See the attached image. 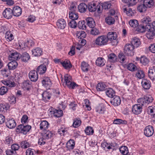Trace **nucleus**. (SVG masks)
I'll list each match as a JSON object with an SVG mask.
<instances>
[{
    "mask_svg": "<svg viewBox=\"0 0 155 155\" xmlns=\"http://www.w3.org/2000/svg\"><path fill=\"white\" fill-rule=\"evenodd\" d=\"M128 10H127V8H124V12L126 13L129 16H132L134 15V13L135 12V11L134 10H132L131 8H129Z\"/></svg>",
    "mask_w": 155,
    "mask_h": 155,
    "instance_id": "3c124183",
    "label": "nucleus"
},
{
    "mask_svg": "<svg viewBox=\"0 0 155 155\" xmlns=\"http://www.w3.org/2000/svg\"><path fill=\"white\" fill-rule=\"evenodd\" d=\"M88 64L85 62H82L81 67L82 70L84 72L87 71L88 70Z\"/></svg>",
    "mask_w": 155,
    "mask_h": 155,
    "instance_id": "864d4df0",
    "label": "nucleus"
},
{
    "mask_svg": "<svg viewBox=\"0 0 155 155\" xmlns=\"http://www.w3.org/2000/svg\"><path fill=\"white\" fill-rule=\"evenodd\" d=\"M138 22L136 19H131L129 22V24L130 26L134 29L138 25Z\"/></svg>",
    "mask_w": 155,
    "mask_h": 155,
    "instance_id": "ea45409f",
    "label": "nucleus"
},
{
    "mask_svg": "<svg viewBox=\"0 0 155 155\" xmlns=\"http://www.w3.org/2000/svg\"><path fill=\"white\" fill-rule=\"evenodd\" d=\"M87 5L84 3L80 4L78 7V10L81 13H84L87 10Z\"/></svg>",
    "mask_w": 155,
    "mask_h": 155,
    "instance_id": "a878e982",
    "label": "nucleus"
},
{
    "mask_svg": "<svg viewBox=\"0 0 155 155\" xmlns=\"http://www.w3.org/2000/svg\"><path fill=\"white\" fill-rule=\"evenodd\" d=\"M154 133V128L151 125L146 126L144 130V134L145 136L149 137L151 136Z\"/></svg>",
    "mask_w": 155,
    "mask_h": 155,
    "instance_id": "423d86ee",
    "label": "nucleus"
},
{
    "mask_svg": "<svg viewBox=\"0 0 155 155\" xmlns=\"http://www.w3.org/2000/svg\"><path fill=\"white\" fill-rule=\"evenodd\" d=\"M150 28V27H149V25L146 26V25L145 26L142 24L140 25L138 24V25L135 28V30L139 32L143 33L145 32L147 29Z\"/></svg>",
    "mask_w": 155,
    "mask_h": 155,
    "instance_id": "f3484780",
    "label": "nucleus"
},
{
    "mask_svg": "<svg viewBox=\"0 0 155 155\" xmlns=\"http://www.w3.org/2000/svg\"><path fill=\"white\" fill-rule=\"evenodd\" d=\"M3 15L7 19H10L13 15L12 9L9 8H5L3 12Z\"/></svg>",
    "mask_w": 155,
    "mask_h": 155,
    "instance_id": "1a4fd4ad",
    "label": "nucleus"
},
{
    "mask_svg": "<svg viewBox=\"0 0 155 155\" xmlns=\"http://www.w3.org/2000/svg\"><path fill=\"white\" fill-rule=\"evenodd\" d=\"M13 15L15 16L18 17L22 13L21 8L18 6H15L12 9Z\"/></svg>",
    "mask_w": 155,
    "mask_h": 155,
    "instance_id": "4468645a",
    "label": "nucleus"
},
{
    "mask_svg": "<svg viewBox=\"0 0 155 155\" xmlns=\"http://www.w3.org/2000/svg\"><path fill=\"white\" fill-rule=\"evenodd\" d=\"M47 70L46 66L44 63L43 64L38 66L36 69V71L39 74H44Z\"/></svg>",
    "mask_w": 155,
    "mask_h": 155,
    "instance_id": "2eb2a0df",
    "label": "nucleus"
},
{
    "mask_svg": "<svg viewBox=\"0 0 155 155\" xmlns=\"http://www.w3.org/2000/svg\"><path fill=\"white\" fill-rule=\"evenodd\" d=\"M105 60L102 57L97 58L96 61V64L97 65L100 67L103 66L105 65Z\"/></svg>",
    "mask_w": 155,
    "mask_h": 155,
    "instance_id": "c9c22d12",
    "label": "nucleus"
},
{
    "mask_svg": "<svg viewBox=\"0 0 155 155\" xmlns=\"http://www.w3.org/2000/svg\"><path fill=\"white\" fill-rule=\"evenodd\" d=\"M121 153L123 155H127L128 153V149L127 147L126 146H122L119 149Z\"/></svg>",
    "mask_w": 155,
    "mask_h": 155,
    "instance_id": "37998d69",
    "label": "nucleus"
},
{
    "mask_svg": "<svg viewBox=\"0 0 155 155\" xmlns=\"http://www.w3.org/2000/svg\"><path fill=\"white\" fill-rule=\"evenodd\" d=\"M127 69L130 71H134L137 70V67L134 64L130 63L127 65Z\"/></svg>",
    "mask_w": 155,
    "mask_h": 155,
    "instance_id": "4d7b16f0",
    "label": "nucleus"
},
{
    "mask_svg": "<svg viewBox=\"0 0 155 155\" xmlns=\"http://www.w3.org/2000/svg\"><path fill=\"white\" fill-rule=\"evenodd\" d=\"M35 150L30 148L27 149L26 152V155H34V153H35Z\"/></svg>",
    "mask_w": 155,
    "mask_h": 155,
    "instance_id": "774afa93",
    "label": "nucleus"
},
{
    "mask_svg": "<svg viewBox=\"0 0 155 155\" xmlns=\"http://www.w3.org/2000/svg\"><path fill=\"white\" fill-rule=\"evenodd\" d=\"M105 110L104 107L101 106H99L96 108V111L100 114L104 113Z\"/></svg>",
    "mask_w": 155,
    "mask_h": 155,
    "instance_id": "0e129e2a",
    "label": "nucleus"
},
{
    "mask_svg": "<svg viewBox=\"0 0 155 155\" xmlns=\"http://www.w3.org/2000/svg\"><path fill=\"white\" fill-rule=\"evenodd\" d=\"M31 83L28 80L25 81L23 82V86L26 90L29 91L31 87Z\"/></svg>",
    "mask_w": 155,
    "mask_h": 155,
    "instance_id": "58836bf2",
    "label": "nucleus"
},
{
    "mask_svg": "<svg viewBox=\"0 0 155 155\" xmlns=\"http://www.w3.org/2000/svg\"><path fill=\"white\" fill-rule=\"evenodd\" d=\"M2 82L4 84L8 86V87H13L15 86V82L11 81L2 80Z\"/></svg>",
    "mask_w": 155,
    "mask_h": 155,
    "instance_id": "79ce46f5",
    "label": "nucleus"
},
{
    "mask_svg": "<svg viewBox=\"0 0 155 155\" xmlns=\"http://www.w3.org/2000/svg\"><path fill=\"white\" fill-rule=\"evenodd\" d=\"M6 126L10 129L14 128L16 126V124L13 118L9 119L5 122Z\"/></svg>",
    "mask_w": 155,
    "mask_h": 155,
    "instance_id": "dca6fc26",
    "label": "nucleus"
},
{
    "mask_svg": "<svg viewBox=\"0 0 155 155\" xmlns=\"http://www.w3.org/2000/svg\"><path fill=\"white\" fill-rule=\"evenodd\" d=\"M75 146V142L73 140H70L67 143L66 147L68 150H70L74 149Z\"/></svg>",
    "mask_w": 155,
    "mask_h": 155,
    "instance_id": "2f4dec72",
    "label": "nucleus"
},
{
    "mask_svg": "<svg viewBox=\"0 0 155 155\" xmlns=\"http://www.w3.org/2000/svg\"><path fill=\"white\" fill-rule=\"evenodd\" d=\"M69 18L71 20H76L78 18V14L77 12H69Z\"/></svg>",
    "mask_w": 155,
    "mask_h": 155,
    "instance_id": "c03bdc74",
    "label": "nucleus"
},
{
    "mask_svg": "<svg viewBox=\"0 0 155 155\" xmlns=\"http://www.w3.org/2000/svg\"><path fill=\"white\" fill-rule=\"evenodd\" d=\"M21 56V54L16 51L11 53L8 57L10 60L15 61L20 59Z\"/></svg>",
    "mask_w": 155,
    "mask_h": 155,
    "instance_id": "a211bd4d",
    "label": "nucleus"
},
{
    "mask_svg": "<svg viewBox=\"0 0 155 155\" xmlns=\"http://www.w3.org/2000/svg\"><path fill=\"white\" fill-rule=\"evenodd\" d=\"M85 24V22L84 20L79 21L78 24L79 28L81 29H85L86 26Z\"/></svg>",
    "mask_w": 155,
    "mask_h": 155,
    "instance_id": "5fc2aeb1",
    "label": "nucleus"
},
{
    "mask_svg": "<svg viewBox=\"0 0 155 155\" xmlns=\"http://www.w3.org/2000/svg\"><path fill=\"white\" fill-rule=\"evenodd\" d=\"M57 25L59 29H64L66 27V24L64 19L61 18L57 21Z\"/></svg>",
    "mask_w": 155,
    "mask_h": 155,
    "instance_id": "6ab92c4d",
    "label": "nucleus"
},
{
    "mask_svg": "<svg viewBox=\"0 0 155 155\" xmlns=\"http://www.w3.org/2000/svg\"><path fill=\"white\" fill-rule=\"evenodd\" d=\"M106 22L109 25H112L114 24L115 22L114 18L111 16H108L105 19Z\"/></svg>",
    "mask_w": 155,
    "mask_h": 155,
    "instance_id": "4c0bfd02",
    "label": "nucleus"
},
{
    "mask_svg": "<svg viewBox=\"0 0 155 155\" xmlns=\"http://www.w3.org/2000/svg\"><path fill=\"white\" fill-rule=\"evenodd\" d=\"M53 134L49 131H48L43 135V137L45 139H49L52 137Z\"/></svg>",
    "mask_w": 155,
    "mask_h": 155,
    "instance_id": "69168bd1",
    "label": "nucleus"
},
{
    "mask_svg": "<svg viewBox=\"0 0 155 155\" xmlns=\"http://www.w3.org/2000/svg\"><path fill=\"white\" fill-rule=\"evenodd\" d=\"M18 65L17 62L15 61H13L9 62L8 64V67L9 70H13L15 69Z\"/></svg>",
    "mask_w": 155,
    "mask_h": 155,
    "instance_id": "c756f323",
    "label": "nucleus"
},
{
    "mask_svg": "<svg viewBox=\"0 0 155 155\" xmlns=\"http://www.w3.org/2000/svg\"><path fill=\"white\" fill-rule=\"evenodd\" d=\"M144 102L146 104H149L152 102L153 100V97L150 95H146L143 97Z\"/></svg>",
    "mask_w": 155,
    "mask_h": 155,
    "instance_id": "a19ab883",
    "label": "nucleus"
},
{
    "mask_svg": "<svg viewBox=\"0 0 155 155\" xmlns=\"http://www.w3.org/2000/svg\"><path fill=\"white\" fill-rule=\"evenodd\" d=\"M143 88L145 90H148L151 87V83L149 80L144 79L141 82Z\"/></svg>",
    "mask_w": 155,
    "mask_h": 155,
    "instance_id": "4be33fe9",
    "label": "nucleus"
},
{
    "mask_svg": "<svg viewBox=\"0 0 155 155\" xmlns=\"http://www.w3.org/2000/svg\"><path fill=\"white\" fill-rule=\"evenodd\" d=\"M105 91L106 95L109 97L112 98L115 95V91L112 88H107Z\"/></svg>",
    "mask_w": 155,
    "mask_h": 155,
    "instance_id": "393cba45",
    "label": "nucleus"
},
{
    "mask_svg": "<svg viewBox=\"0 0 155 155\" xmlns=\"http://www.w3.org/2000/svg\"><path fill=\"white\" fill-rule=\"evenodd\" d=\"M152 27L147 29L146 31H147L146 34V36L149 39H153L155 36V21H153L151 24Z\"/></svg>",
    "mask_w": 155,
    "mask_h": 155,
    "instance_id": "7ed1b4c3",
    "label": "nucleus"
},
{
    "mask_svg": "<svg viewBox=\"0 0 155 155\" xmlns=\"http://www.w3.org/2000/svg\"><path fill=\"white\" fill-rule=\"evenodd\" d=\"M97 91H105L107 88V86L104 82L99 83L96 87Z\"/></svg>",
    "mask_w": 155,
    "mask_h": 155,
    "instance_id": "b1692460",
    "label": "nucleus"
},
{
    "mask_svg": "<svg viewBox=\"0 0 155 155\" xmlns=\"http://www.w3.org/2000/svg\"><path fill=\"white\" fill-rule=\"evenodd\" d=\"M28 76L31 81L35 82L38 79V73L35 70L31 71L29 73Z\"/></svg>",
    "mask_w": 155,
    "mask_h": 155,
    "instance_id": "0eeeda50",
    "label": "nucleus"
},
{
    "mask_svg": "<svg viewBox=\"0 0 155 155\" xmlns=\"http://www.w3.org/2000/svg\"><path fill=\"white\" fill-rule=\"evenodd\" d=\"M68 24L69 26L72 28H75L77 25V22L74 20L70 21Z\"/></svg>",
    "mask_w": 155,
    "mask_h": 155,
    "instance_id": "338daca9",
    "label": "nucleus"
},
{
    "mask_svg": "<svg viewBox=\"0 0 155 155\" xmlns=\"http://www.w3.org/2000/svg\"><path fill=\"white\" fill-rule=\"evenodd\" d=\"M106 37L107 38V42L108 40L112 41L116 40L117 37V34L114 32H110L108 33Z\"/></svg>",
    "mask_w": 155,
    "mask_h": 155,
    "instance_id": "5701e85b",
    "label": "nucleus"
},
{
    "mask_svg": "<svg viewBox=\"0 0 155 155\" xmlns=\"http://www.w3.org/2000/svg\"><path fill=\"white\" fill-rule=\"evenodd\" d=\"M141 44V42L140 41V40L138 38L134 37L132 39L130 44L132 45H133L134 48H137Z\"/></svg>",
    "mask_w": 155,
    "mask_h": 155,
    "instance_id": "aec40b11",
    "label": "nucleus"
},
{
    "mask_svg": "<svg viewBox=\"0 0 155 155\" xmlns=\"http://www.w3.org/2000/svg\"><path fill=\"white\" fill-rule=\"evenodd\" d=\"M66 86H67L69 88L71 89H74L76 88V87H78V85L77 84L75 83L74 82H72L71 81L66 84Z\"/></svg>",
    "mask_w": 155,
    "mask_h": 155,
    "instance_id": "6e6d98bb",
    "label": "nucleus"
},
{
    "mask_svg": "<svg viewBox=\"0 0 155 155\" xmlns=\"http://www.w3.org/2000/svg\"><path fill=\"white\" fill-rule=\"evenodd\" d=\"M149 62V60L145 57H142L140 58V62L143 65H146Z\"/></svg>",
    "mask_w": 155,
    "mask_h": 155,
    "instance_id": "e2e57ef3",
    "label": "nucleus"
},
{
    "mask_svg": "<svg viewBox=\"0 0 155 155\" xmlns=\"http://www.w3.org/2000/svg\"><path fill=\"white\" fill-rule=\"evenodd\" d=\"M146 8L145 4L143 3V4L140 5L138 6L137 9L140 12H141L145 11Z\"/></svg>",
    "mask_w": 155,
    "mask_h": 155,
    "instance_id": "052dcab7",
    "label": "nucleus"
},
{
    "mask_svg": "<svg viewBox=\"0 0 155 155\" xmlns=\"http://www.w3.org/2000/svg\"><path fill=\"white\" fill-rule=\"evenodd\" d=\"M134 47L130 44H126L124 48V53L127 56H132L134 54Z\"/></svg>",
    "mask_w": 155,
    "mask_h": 155,
    "instance_id": "f257e3e1",
    "label": "nucleus"
},
{
    "mask_svg": "<svg viewBox=\"0 0 155 155\" xmlns=\"http://www.w3.org/2000/svg\"><path fill=\"white\" fill-rule=\"evenodd\" d=\"M110 101V103L114 106H117L121 103V100L120 97L115 95L113 97Z\"/></svg>",
    "mask_w": 155,
    "mask_h": 155,
    "instance_id": "9b49d317",
    "label": "nucleus"
},
{
    "mask_svg": "<svg viewBox=\"0 0 155 155\" xmlns=\"http://www.w3.org/2000/svg\"><path fill=\"white\" fill-rule=\"evenodd\" d=\"M107 38L106 35H104L98 36L95 41V45L98 46L105 45L107 44Z\"/></svg>",
    "mask_w": 155,
    "mask_h": 155,
    "instance_id": "20e7f679",
    "label": "nucleus"
},
{
    "mask_svg": "<svg viewBox=\"0 0 155 155\" xmlns=\"http://www.w3.org/2000/svg\"><path fill=\"white\" fill-rule=\"evenodd\" d=\"M77 36L78 38L81 39L85 38L86 36V34L84 31L81 30L77 32Z\"/></svg>",
    "mask_w": 155,
    "mask_h": 155,
    "instance_id": "8fccbe9b",
    "label": "nucleus"
},
{
    "mask_svg": "<svg viewBox=\"0 0 155 155\" xmlns=\"http://www.w3.org/2000/svg\"><path fill=\"white\" fill-rule=\"evenodd\" d=\"M5 38L8 41H10L13 40L14 37L10 31H7L5 35Z\"/></svg>",
    "mask_w": 155,
    "mask_h": 155,
    "instance_id": "a18cd8bd",
    "label": "nucleus"
},
{
    "mask_svg": "<svg viewBox=\"0 0 155 155\" xmlns=\"http://www.w3.org/2000/svg\"><path fill=\"white\" fill-rule=\"evenodd\" d=\"M151 21V19L148 16L143 18L141 20V22L142 23V24L145 26L146 25V26L149 25V27H152V26H151V24L150 23V22Z\"/></svg>",
    "mask_w": 155,
    "mask_h": 155,
    "instance_id": "412c9836",
    "label": "nucleus"
},
{
    "mask_svg": "<svg viewBox=\"0 0 155 155\" xmlns=\"http://www.w3.org/2000/svg\"><path fill=\"white\" fill-rule=\"evenodd\" d=\"M51 95V93L48 91V90L44 91L42 94V100L45 102L48 101Z\"/></svg>",
    "mask_w": 155,
    "mask_h": 155,
    "instance_id": "ddd939ff",
    "label": "nucleus"
},
{
    "mask_svg": "<svg viewBox=\"0 0 155 155\" xmlns=\"http://www.w3.org/2000/svg\"><path fill=\"white\" fill-rule=\"evenodd\" d=\"M144 4L147 8H150L153 5L154 2L153 0H145Z\"/></svg>",
    "mask_w": 155,
    "mask_h": 155,
    "instance_id": "de8ad7c7",
    "label": "nucleus"
},
{
    "mask_svg": "<svg viewBox=\"0 0 155 155\" xmlns=\"http://www.w3.org/2000/svg\"><path fill=\"white\" fill-rule=\"evenodd\" d=\"M107 57L108 61L110 62L114 63L117 61V57L114 53H111Z\"/></svg>",
    "mask_w": 155,
    "mask_h": 155,
    "instance_id": "bb28decb",
    "label": "nucleus"
},
{
    "mask_svg": "<svg viewBox=\"0 0 155 155\" xmlns=\"http://www.w3.org/2000/svg\"><path fill=\"white\" fill-rule=\"evenodd\" d=\"M31 128V126L29 125H25L21 124L17 127L16 129V131L18 134L21 133L24 134H26Z\"/></svg>",
    "mask_w": 155,
    "mask_h": 155,
    "instance_id": "f03ea898",
    "label": "nucleus"
},
{
    "mask_svg": "<svg viewBox=\"0 0 155 155\" xmlns=\"http://www.w3.org/2000/svg\"><path fill=\"white\" fill-rule=\"evenodd\" d=\"M86 134L87 135H91L93 134L94 130L93 128L91 127H87L85 130Z\"/></svg>",
    "mask_w": 155,
    "mask_h": 155,
    "instance_id": "603ef678",
    "label": "nucleus"
},
{
    "mask_svg": "<svg viewBox=\"0 0 155 155\" xmlns=\"http://www.w3.org/2000/svg\"><path fill=\"white\" fill-rule=\"evenodd\" d=\"M61 64L66 69H68L71 68L72 65L68 60L62 62H61Z\"/></svg>",
    "mask_w": 155,
    "mask_h": 155,
    "instance_id": "72a5a7b5",
    "label": "nucleus"
},
{
    "mask_svg": "<svg viewBox=\"0 0 155 155\" xmlns=\"http://www.w3.org/2000/svg\"><path fill=\"white\" fill-rule=\"evenodd\" d=\"M64 84L65 83V85H66V84L68 83H69L71 81V77L68 74H65L64 76Z\"/></svg>",
    "mask_w": 155,
    "mask_h": 155,
    "instance_id": "bf43d9fd",
    "label": "nucleus"
},
{
    "mask_svg": "<svg viewBox=\"0 0 155 155\" xmlns=\"http://www.w3.org/2000/svg\"><path fill=\"white\" fill-rule=\"evenodd\" d=\"M86 21L87 25L90 27L93 28L95 26V22L92 18H87L86 19Z\"/></svg>",
    "mask_w": 155,
    "mask_h": 155,
    "instance_id": "cd10ccee",
    "label": "nucleus"
},
{
    "mask_svg": "<svg viewBox=\"0 0 155 155\" xmlns=\"http://www.w3.org/2000/svg\"><path fill=\"white\" fill-rule=\"evenodd\" d=\"M53 115L56 117H61L63 114V111L61 110H55L54 111H53Z\"/></svg>",
    "mask_w": 155,
    "mask_h": 155,
    "instance_id": "49530a36",
    "label": "nucleus"
},
{
    "mask_svg": "<svg viewBox=\"0 0 155 155\" xmlns=\"http://www.w3.org/2000/svg\"><path fill=\"white\" fill-rule=\"evenodd\" d=\"M114 123L116 124H126L127 122L126 120H122L121 119H117L114 120Z\"/></svg>",
    "mask_w": 155,
    "mask_h": 155,
    "instance_id": "09e8293b",
    "label": "nucleus"
},
{
    "mask_svg": "<svg viewBox=\"0 0 155 155\" xmlns=\"http://www.w3.org/2000/svg\"><path fill=\"white\" fill-rule=\"evenodd\" d=\"M21 55L20 58H21V61L24 62H27L30 58L29 54L26 52L23 53Z\"/></svg>",
    "mask_w": 155,
    "mask_h": 155,
    "instance_id": "c85d7f7f",
    "label": "nucleus"
},
{
    "mask_svg": "<svg viewBox=\"0 0 155 155\" xmlns=\"http://www.w3.org/2000/svg\"><path fill=\"white\" fill-rule=\"evenodd\" d=\"M20 145L22 148L25 149L29 147L30 146V144L27 142L26 140H25L21 143Z\"/></svg>",
    "mask_w": 155,
    "mask_h": 155,
    "instance_id": "680f3d73",
    "label": "nucleus"
},
{
    "mask_svg": "<svg viewBox=\"0 0 155 155\" xmlns=\"http://www.w3.org/2000/svg\"><path fill=\"white\" fill-rule=\"evenodd\" d=\"M32 52V54L35 56H39L42 54V50L39 48L33 50Z\"/></svg>",
    "mask_w": 155,
    "mask_h": 155,
    "instance_id": "473e14b6",
    "label": "nucleus"
},
{
    "mask_svg": "<svg viewBox=\"0 0 155 155\" xmlns=\"http://www.w3.org/2000/svg\"><path fill=\"white\" fill-rule=\"evenodd\" d=\"M48 123L46 120H43L41 121L40 125V128L41 130H45L48 127Z\"/></svg>",
    "mask_w": 155,
    "mask_h": 155,
    "instance_id": "f704fd0d",
    "label": "nucleus"
},
{
    "mask_svg": "<svg viewBox=\"0 0 155 155\" xmlns=\"http://www.w3.org/2000/svg\"><path fill=\"white\" fill-rule=\"evenodd\" d=\"M142 111V107L140 105L136 104L132 107V112L136 115H138Z\"/></svg>",
    "mask_w": 155,
    "mask_h": 155,
    "instance_id": "9d476101",
    "label": "nucleus"
},
{
    "mask_svg": "<svg viewBox=\"0 0 155 155\" xmlns=\"http://www.w3.org/2000/svg\"><path fill=\"white\" fill-rule=\"evenodd\" d=\"M148 77L152 81L155 80V69L150 68L148 71Z\"/></svg>",
    "mask_w": 155,
    "mask_h": 155,
    "instance_id": "7c9ffc66",
    "label": "nucleus"
},
{
    "mask_svg": "<svg viewBox=\"0 0 155 155\" xmlns=\"http://www.w3.org/2000/svg\"><path fill=\"white\" fill-rule=\"evenodd\" d=\"M99 6V5L97 4L94 2L89 3L87 5V8L89 11L90 12H94L96 11L97 12L98 6Z\"/></svg>",
    "mask_w": 155,
    "mask_h": 155,
    "instance_id": "f8f14e48",
    "label": "nucleus"
},
{
    "mask_svg": "<svg viewBox=\"0 0 155 155\" xmlns=\"http://www.w3.org/2000/svg\"><path fill=\"white\" fill-rule=\"evenodd\" d=\"M41 82L42 86L47 89H49L52 85L51 81L48 77H43L42 78Z\"/></svg>",
    "mask_w": 155,
    "mask_h": 155,
    "instance_id": "39448f33",
    "label": "nucleus"
},
{
    "mask_svg": "<svg viewBox=\"0 0 155 155\" xmlns=\"http://www.w3.org/2000/svg\"><path fill=\"white\" fill-rule=\"evenodd\" d=\"M137 70L136 76L139 79L143 78L145 76L144 73L143 71L139 68H138Z\"/></svg>",
    "mask_w": 155,
    "mask_h": 155,
    "instance_id": "e433bc0d",
    "label": "nucleus"
},
{
    "mask_svg": "<svg viewBox=\"0 0 155 155\" xmlns=\"http://www.w3.org/2000/svg\"><path fill=\"white\" fill-rule=\"evenodd\" d=\"M126 55L122 52H120L119 53L118 55V58L120 60V62L121 63H123L124 62L125 60L126 59Z\"/></svg>",
    "mask_w": 155,
    "mask_h": 155,
    "instance_id": "13d9d810",
    "label": "nucleus"
},
{
    "mask_svg": "<svg viewBox=\"0 0 155 155\" xmlns=\"http://www.w3.org/2000/svg\"><path fill=\"white\" fill-rule=\"evenodd\" d=\"M99 6H98L97 12L101 13L102 12V10L103 9L105 10L108 9L110 8L111 4L110 2H104L102 5H99Z\"/></svg>",
    "mask_w": 155,
    "mask_h": 155,
    "instance_id": "6e6552de",
    "label": "nucleus"
}]
</instances>
